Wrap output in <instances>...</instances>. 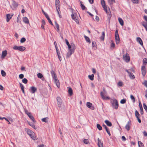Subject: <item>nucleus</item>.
Masks as SVG:
<instances>
[{"mask_svg": "<svg viewBox=\"0 0 147 147\" xmlns=\"http://www.w3.org/2000/svg\"><path fill=\"white\" fill-rule=\"evenodd\" d=\"M70 46V48L71 50L74 51V50L76 48L74 44L73 43H71Z\"/></svg>", "mask_w": 147, "mask_h": 147, "instance_id": "nucleus-18", "label": "nucleus"}, {"mask_svg": "<svg viewBox=\"0 0 147 147\" xmlns=\"http://www.w3.org/2000/svg\"><path fill=\"white\" fill-rule=\"evenodd\" d=\"M30 89V92L32 94L34 93L37 91V88L34 86L31 87Z\"/></svg>", "mask_w": 147, "mask_h": 147, "instance_id": "nucleus-14", "label": "nucleus"}, {"mask_svg": "<svg viewBox=\"0 0 147 147\" xmlns=\"http://www.w3.org/2000/svg\"><path fill=\"white\" fill-rule=\"evenodd\" d=\"M65 41L66 43V44L67 45L68 48V49H70V44H69V42L68 41V40L67 39H65Z\"/></svg>", "mask_w": 147, "mask_h": 147, "instance_id": "nucleus-43", "label": "nucleus"}, {"mask_svg": "<svg viewBox=\"0 0 147 147\" xmlns=\"http://www.w3.org/2000/svg\"><path fill=\"white\" fill-rule=\"evenodd\" d=\"M19 76L20 78L22 79L24 78V75L22 74H21L19 75Z\"/></svg>", "mask_w": 147, "mask_h": 147, "instance_id": "nucleus-56", "label": "nucleus"}, {"mask_svg": "<svg viewBox=\"0 0 147 147\" xmlns=\"http://www.w3.org/2000/svg\"><path fill=\"white\" fill-rule=\"evenodd\" d=\"M13 5L15 7H17L18 6V5L17 4V3L16 2L14 1H13Z\"/></svg>", "mask_w": 147, "mask_h": 147, "instance_id": "nucleus-59", "label": "nucleus"}, {"mask_svg": "<svg viewBox=\"0 0 147 147\" xmlns=\"http://www.w3.org/2000/svg\"><path fill=\"white\" fill-rule=\"evenodd\" d=\"M51 74L53 78V80H54L55 83L56 84L57 87L59 88L60 87V84L56 74L53 70H52L51 71Z\"/></svg>", "mask_w": 147, "mask_h": 147, "instance_id": "nucleus-3", "label": "nucleus"}, {"mask_svg": "<svg viewBox=\"0 0 147 147\" xmlns=\"http://www.w3.org/2000/svg\"><path fill=\"white\" fill-rule=\"evenodd\" d=\"M108 2L110 5H112L115 2V0H108Z\"/></svg>", "mask_w": 147, "mask_h": 147, "instance_id": "nucleus-38", "label": "nucleus"}, {"mask_svg": "<svg viewBox=\"0 0 147 147\" xmlns=\"http://www.w3.org/2000/svg\"><path fill=\"white\" fill-rule=\"evenodd\" d=\"M55 27L57 29V31L58 32H59V25L56 21L55 22Z\"/></svg>", "mask_w": 147, "mask_h": 147, "instance_id": "nucleus-31", "label": "nucleus"}, {"mask_svg": "<svg viewBox=\"0 0 147 147\" xmlns=\"http://www.w3.org/2000/svg\"><path fill=\"white\" fill-rule=\"evenodd\" d=\"M92 47H96V44L95 42H92Z\"/></svg>", "mask_w": 147, "mask_h": 147, "instance_id": "nucleus-60", "label": "nucleus"}, {"mask_svg": "<svg viewBox=\"0 0 147 147\" xmlns=\"http://www.w3.org/2000/svg\"><path fill=\"white\" fill-rule=\"evenodd\" d=\"M141 23L142 25L145 28V29L147 31V23L144 22H142Z\"/></svg>", "mask_w": 147, "mask_h": 147, "instance_id": "nucleus-26", "label": "nucleus"}, {"mask_svg": "<svg viewBox=\"0 0 147 147\" xmlns=\"http://www.w3.org/2000/svg\"><path fill=\"white\" fill-rule=\"evenodd\" d=\"M135 116L137 118H140V115L139 114L138 112L136 110L135 111Z\"/></svg>", "mask_w": 147, "mask_h": 147, "instance_id": "nucleus-30", "label": "nucleus"}, {"mask_svg": "<svg viewBox=\"0 0 147 147\" xmlns=\"http://www.w3.org/2000/svg\"><path fill=\"white\" fill-rule=\"evenodd\" d=\"M142 74L144 76L146 73V69L145 66H143L141 68Z\"/></svg>", "mask_w": 147, "mask_h": 147, "instance_id": "nucleus-11", "label": "nucleus"}, {"mask_svg": "<svg viewBox=\"0 0 147 147\" xmlns=\"http://www.w3.org/2000/svg\"><path fill=\"white\" fill-rule=\"evenodd\" d=\"M51 74L53 78V80H54L55 83L56 84L57 87L59 88L60 87V84L56 74L53 70H52L51 71Z\"/></svg>", "mask_w": 147, "mask_h": 147, "instance_id": "nucleus-2", "label": "nucleus"}, {"mask_svg": "<svg viewBox=\"0 0 147 147\" xmlns=\"http://www.w3.org/2000/svg\"><path fill=\"white\" fill-rule=\"evenodd\" d=\"M3 119H5L7 121H8L9 122V124H10V122L5 117H1L0 116V119L1 120H2Z\"/></svg>", "mask_w": 147, "mask_h": 147, "instance_id": "nucleus-53", "label": "nucleus"}, {"mask_svg": "<svg viewBox=\"0 0 147 147\" xmlns=\"http://www.w3.org/2000/svg\"><path fill=\"white\" fill-rule=\"evenodd\" d=\"M137 41L141 45H143V42L141 39L140 37H137Z\"/></svg>", "mask_w": 147, "mask_h": 147, "instance_id": "nucleus-24", "label": "nucleus"}, {"mask_svg": "<svg viewBox=\"0 0 147 147\" xmlns=\"http://www.w3.org/2000/svg\"><path fill=\"white\" fill-rule=\"evenodd\" d=\"M27 131L28 134L30 136L33 135V134H34L33 131L29 129H27Z\"/></svg>", "mask_w": 147, "mask_h": 147, "instance_id": "nucleus-22", "label": "nucleus"}, {"mask_svg": "<svg viewBox=\"0 0 147 147\" xmlns=\"http://www.w3.org/2000/svg\"><path fill=\"white\" fill-rule=\"evenodd\" d=\"M13 16V15L10 14H7L6 15L7 16V22H8L10 19L12 18Z\"/></svg>", "mask_w": 147, "mask_h": 147, "instance_id": "nucleus-20", "label": "nucleus"}, {"mask_svg": "<svg viewBox=\"0 0 147 147\" xmlns=\"http://www.w3.org/2000/svg\"><path fill=\"white\" fill-rule=\"evenodd\" d=\"M115 38L116 43L117 44H118L120 42V38L117 30H116L115 33Z\"/></svg>", "mask_w": 147, "mask_h": 147, "instance_id": "nucleus-6", "label": "nucleus"}, {"mask_svg": "<svg viewBox=\"0 0 147 147\" xmlns=\"http://www.w3.org/2000/svg\"><path fill=\"white\" fill-rule=\"evenodd\" d=\"M1 74L2 75V76L3 77L5 76L6 75V74L5 72L3 70H1Z\"/></svg>", "mask_w": 147, "mask_h": 147, "instance_id": "nucleus-45", "label": "nucleus"}, {"mask_svg": "<svg viewBox=\"0 0 147 147\" xmlns=\"http://www.w3.org/2000/svg\"><path fill=\"white\" fill-rule=\"evenodd\" d=\"M107 94V92L105 89H103V92H100L101 96L103 100H107L110 99V98L109 96H106Z\"/></svg>", "mask_w": 147, "mask_h": 147, "instance_id": "nucleus-4", "label": "nucleus"}, {"mask_svg": "<svg viewBox=\"0 0 147 147\" xmlns=\"http://www.w3.org/2000/svg\"><path fill=\"white\" fill-rule=\"evenodd\" d=\"M57 105L58 107H61V105L62 103V100L60 97H57Z\"/></svg>", "mask_w": 147, "mask_h": 147, "instance_id": "nucleus-9", "label": "nucleus"}, {"mask_svg": "<svg viewBox=\"0 0 147 147\" xmlns=\"http://www.w3.org/2000/svg\"><path fill=\"white\" fill-rule=\"evenodd\" d=\"M84 37L85 38L86 40L89 43H90L91 42L90 41V40L89 37L86 36L85 35L84 36Z\"/></svg>", "mask_w": 147, "mask_h": 147, "instance_id": "nucleus-32", "label": "nucleus"}, {"mask_svg": "<svg viewBox=\"0 0 147 147\" xmlns=\"http://www.w3.org/2000/svg\"><path fill=\"white\" fill-rule=\"evenodd\" d=\"M130 98L131 100H133V102H135V99L134 97V96L133 95H131Z\"/></svg>", "mask_w": 147, "mask_h": 147, "instance_id": "nucleus-55", "label": "nucleus"}, {"mask_svg": "<svg viewBox=\"0 0 147 147\" xmlns=\"http://www.w3.org/2000/svg\"><path fill=\"white\" fill-rule=\"evenodd\" d=\"M69 51L67 53V57H69L71 55L74 53V51L72 50H71V49L70 48V49H69Z\"/></svg>", "mask_w": 147, "mask_h": 147, "instance_id": "nucleus-16", "label": "nucleus"}, {"mask_svg": "<svg viewBox=\"0 0 147 147\" xmlns=\"http://www.w3.org/2000/svg\"><path fill=\"white\" fill-rule=\"evenodd\" d=\"M123 85V83L122 82H119L118 83V85L119 86H122Z\"/></svg>", "mask_w": 147, "mask_h": 147, "instance_id": "nucleus-54", "label": "nucleus"}, {"mask_svg": "<svg viewBox=\"0 0 147 147\" xmlns=\"http://www.w3.org/2000/svg\"><path fill=\"white\" fill-rule=\"evenodd\" d=\"M19 84H20V88H21V90H23V89H24V86L23 85V84H22L21 83H20Z\"/></svg>", "mask_w": 147, "mask_h": 147, "instance_id": "nucleus-58", "label": "nucleus"}, {"mask_svg": "<svg viewBox=\"0 0 147 147\" xmlns=\"http://www.w3.org/2000/svg\"><path fill=\"white\" fill-rule=\"evenodd\" d=\"M23 21L26 24H28L29 23L28 19L26 17H25L23 18Z\"/></svg>", "mask_w": 147, "mask_h": 147, "instance_id": "nucleus-25", "label": "nucleus"}, {"mask_svg": "<svg viewBox=\"0 0 147 147\" xmlns=\"http://www.w3.org/2000/svg\"><path fill=\"white\" fill-rule=\"evenodd\" d=\"M86 106L88 108L92 110H93L94 109V107L92 106V104L90 102H88L87 103Z\"/></svg>", "mask_w": 147, "mask_h": 147, "instance_id": "nucleus-12", "label": "nucleus"}, {"mask_svg": "<svg viewBox=\"0 0 147 147\" xmlns=\"http://www.w3.org/2000/svg\"><path fill=\"white\" fill-rule=\"evenodd\" d=\"M60 6V3L59 0H55V6L56 8H58L59 10V7Z\"/></svg>", "mask_w": 147, "mask_h": 147, "instance_id": "nucleus-13", "label": "nucleus"}, {"mask_svg": "<svg viewBox=\"0 0 147 147\" xmlns=\"http://www.w3.org/2000/svg\"><path fill=\"white\" fill-rule=\"evenodd\" d=\"M101 3L102 7L107 14L108 18H110L111 16V14L110 10L109 8L107 5H106L104 0H101Z\"/></svg>", "mask_w": 147, "mask_h": 147, "instance_id": "nucleus-1", "label": "nucleus"}, {"mask_svg": "<svg viewBox=\"0 0 147 147\" xmlns=\"http://www.w3.org/2000/svg\"><path fill=\"white\" fill-rule=\"evenodd\" d=\"M118 21L120 24L121 26H123L124 25V22L123 20L120 18H118Z\"/></svg>", "mask_w": 147, "mask_h": 147, "instance_id": "nucleus-28", "label": "nucleus"}, {"mask_svg": "<svg viewBox=\"0 0 147 147\" xmlns=\"http://www.w3.org/2000/svg\"><path fill=\"white\" fill-rule=\"evenodd\" d=\"M123 59L127 62H128L130 61V57L128 54L126 53L123 56Z\"/></svg>", "mask_w": 147, "mask_h": 147, "instance_id": "nucleus-8", "label": "nucleus"}, {"mask_svg": "<svg viewBox=\"0 0 147 147\" xmlns=\"http://www.w3.org/2000/svg\"><path fill=\"white\" fill-rule=\"evenodd\" d=\"M95 20L96 21L98 22L99 20V17L97 16H96L95 18Z\"/></svg>", "mask_w": 147, "mask_h": 147, "instance_id": "nucleus-61", "label": "nucleus"}, {"mask_svg": "<svg viewBox=\"0 0 147 147\" xmlns=\"http://www.w3.org/2000/svg\"><path fill=\"white\" fill-rule=\"evenodd\" d=\"M42 25L41 26V28L42 29H43L44 30H45V28H44V26L45 24V22L44 20H43L42 21Z\"/></svg>", "mask_w": 147, "mask_h": 147, "instance_id": "nucleus-29", "label": "nucleus"}, {"mask_svg": "<svg viewBox=\"0 0 147 147\" xmlns=\"http://www.w3.org/2000/svg\"><path fill=\"white\" fill-rule=\"evenodd\" d=\"M7 54V51L6 50L3 51L2 52L1 58H4L6 56Z\"/></svg>", "mask_w": 147, "mask_h": 147, "instance_id": "nucleus-21", "label": "nucleus"}, {"mask_svg": "<svg viewBox=\"0 0 147 147\" xmlns=\"http://www.w3.org/2000/svg\"><path fill=\"white\" fill-rule=\"evenodd\" d=\"M71 16L72 18L77 23H78V21L77 20L78 17L75 13H72L71 15Z\"/></svg>", "mask_w": 147, "mask_h": 147, "instance_id": "nucleus-10", "label": "nucleus"}, {"mask_svg": "<svg viewBox=\"0 0 147 147\" xmlns=\"http://www.w3.org/2000/svg\"><path fill=\"white\" fill-rule=\"evenodd\" d=\"M57 55L60 54V51L58 47L55 48Z\"/></svg>", "mask_w": 147, "mask_h": 147, "instance_id": "nucleus-57", "label": "nucleus"}, {"mask_svg": "<svg viewBox=\"0 0 147 147\" xmlns=\"http://www.w3.org/2000/svg\"><path fill=\"white\" fill-rule=\"evenodd\" d=\"M139 105L140 109V114L142 115L144 114V112L143 109V107L141 104V103L140 101H139Z\"/></svg>", "mask_w": 147, "mask_h": 147, "instance_id": "nucleus-15", "label": "nucleus"}, {"mask_svg": "<svg viewBox=\"0 0 147 147\" xmlns=\"http://www.w3.org/2000/svg\"><path fill=\"white\" fill-rule=\"evenodd\" d=\"M132 2L134 3L137 4L139 2V0H131Z\"/></svg>", "mask_w": 147, "mask_h": 147, "instance_id": "nucleus-46", "label": "nucleus"}, {"mask_svg": "<svg viewBox=\"0 0 147 147\" xmlns=\"http://www.w3.org/2000/svg\"><path fill=\"white\" fill-rule=\"evenodd\" d=\"M48 118L47 117H45L42 118V121L43 122H45V123H47L48 122Z\"/></svg>", "mask_w": 147, "mask_h": 147, "instance_id": "nucleus-40", "label": "nucleus"}, {"mask_svg": "<svg viewBox=\"0 0 147 147\" xmlns=\"http://www.w3.org/2000/svg\"><path fill=\"white\" fill-rule=\"evenodd\" d=\"M105 36V33L104 32H102V35L100 37V39L103 40H104Z\"/></svg>", "mask_w": 147, "mask_h": 147, "instance_id": "nucleus-35", "label": "nucleus"}, {"mask_svg": "<svg viewBox=\"0 0 147 147\" xmlns=\"http://www.w3.org/2000/svg\"><path fill=\"white\" fill-rule=\"evenodd\" d=\"M144 108L145 111L147 112V106L145 103L143 104Z\"/></svg>", "mask_w": 147, "mask_h": 147, "instance_id": "nucleus-51", "label": "nucleus"}, {"mask_svg": "<svg viewBox=\"0 0 147 147\" xmlns=\"http://www.w3.org/2000/svg\"><path fill=\"white\" fill-rule=\"evenodd\" d=\"M105 123L109 126L111 127L112 126V124L111 122L109 121L108 120H106L105 121Z\"/></svg>", "mask_w": 147, "mask_h": 147, "instance_id": "nucleus-27", "label": "nucleus"}, {"mask_svg": "<svg viewBox=\"0 0 147 147\" xmlns=\"http://www.w3.org/2000/svg\"><path fill=\"white\" fill-rule=\"evenodd\" d=\"M37 76L39 78H41L43 77L42 75L40 73H38L37 74Z\"/></svg>", "mask_w": 147, "mask_h": 147, "instance_id": "nucleus-47", "label": "nucleus"}, {"mask_svg": "<svg viewBox=\"0 0 147 147\" xmlns=\"http://www.w3.org/2000/svg\"><path fill=\"white\" fill-rule=\"evenodd\" d=\"M83 142L84 143L86 144H90V143L89 141V140L87 139H85L83 140Z\"/></svg>", "mask_w": 147, "mask_h": 147, "instance_id": "nucleus-34", "label": "nucleus"}, {"mask_svg": "<svg viewBox=\"0 0 147 147\" xmlns=\"http://www.w3.org/2000/svg\"><path fill=\"white\" fill-rule=\"evenodd\" d=\"M144 136H147V132L146 131H144L143 132Z\"/></svg>", "mask_w": 147, "mask_h": 147, "instance_id": "nucleus-64", "label": "nucleus"}, {"mask_svg": "<svg viewBox=\"0 0 147 147\" xmlns=\"http://www.w3.org/2000/svg\"><path fill=\"white\" fill-rule=\"evenodd\" d=\"M94 75L93 74H92L91 75H88V77L91 80H94Z\"/></svg>", "mask_w": 147, "mask_h": 147, "instance_id": "nucleus-37", "label": "nucleus"}, {"mask_svg": "<svg viewBox=\"0 0 147 147\" xmlns=\"http://www.w3.org/2000/svg\"><path fill=\"white\" fill-rule=\"evenodd\" d=\"M29 117L30 118L32 121L34 123H35L36 121H35L34 117L32 115L31 113L30 114L28 115Z\"/></svg>", "mask_w": 147, "mask_h": 147, "instance_id": "nucleus-23", "label": "nucleus"}, {"mask_svg": "<svg viewBox=\"0 0 147 147\" xmlns=\"http://www.w3.org/2000/svg\"><path fill=\"white\" fill-rule=\"evenodd\" d=\"M130 121H128L125 126L126 129L127 130L129 131L130 129Z\"/></svg>", "mask_w": 147, "mask_h": 147, "instance_id": "nucleus-19", "label": "nucleus"}, {"mask_svg": "<svg viewBox=\"0 0 147 147\" xmlns=\"http://www.w3.org/2000/svg\"><path fill=\"white\" fill-rule=\"evenodd\" d=\"M26 40V38L24 37L22 38L20 40V42L21 43H23Z\"/></svg>", "mask_w": 147, "mask_h": 147, "instance_id": "nucleus-49", "label": "nucleus"}, {"mask_svg": "<svg viewBox=\"0 0 147 147\" xmlns=\"http://www.w3.org/2000/svg\"><path fill=\"white\" fill-rule=\"evenodd\" d=\"M129 77L130 78H131V79H133L135 78L134 76L131 73H129Z\"/></svg>", "mask_w": 147, "mask_h": 147, "instance_id": "nucleus-41", "label": "nucleus"}, {"mask_svg": "<svg viewBox=\"0 0 147 147\" xmlns=\"http://www.w3.org/2000/svg\"><path fill=\"white\" fill-rule=\"evenodd\" d=\"M142 84L146 88H147V81H144V82L142 83Z\"/></svg>", "mask_w": 147, "mask_h": 147, "instance_id": "nucleus-52", "label": "nucleus"}, {"mask_svg": "<svg viewBox=\"0 0 147 147\" xmlns=\"http://www.w3.org/2000/svg\"><path fill=\"white\" fill-rule=\"evenodd\" d=\"M98 147H104L103 143L101 142L99 138H98Z\"/></svg>", "mask_w": 147, "mask_h": 147, "instance_id": "nucleus-17", "label": "nucleus"}, {"mask_svg": "<svg viewBox=\"0 0 147 147\" xmlns=\"http://www.w3.org/2000/svg\"><path fill=\"white\" fill-rule=\"evenodd\" d=\"M68 92L70 95H72L73 94V91L72 89L70 88H69Z\"/></svg>", "mask_w": 147, "mask_h": 147, "instance_id": "nucleus-36", "label": "nucleus"}, {"mask_svg": "<svg viewBox=\"0 0 147 147\" xmlns=\"http://www.w3.org/2000/svg\"><path fill=\"white\" fill-rule=\"evenodd\" d=\"M22 82L23 83L26 84L28 82V80L26 78H24L22 79Z\"/></svg>", "mask_w": 147, "mask_h": 147, "instance_id": "nucleus-48", "label": "nucleus"}, {"mask_svg": "<svg viewBox=\"0 0 147 147\" xmlns=\"http://www.w3.org/2000/svg\"><path fill=\"white\" fill-rule=\"evenodd\" d=\"M126 100L125 99H122L120 101V103L121 104H123L126 102Z\"/></svg>", "mask_w": 147, "mask_h": 147, "instance_id": "nucleus-50", "label": "nucleus"}, {"mask_svg": "<svg viewBox=\"0 0 147 147\" xmlns=\"http://www.w3.org/2000/svg\"><path fill=\"white\" fill-rule=\"evenodd\" d=\"M111 102L112 107L116 109H117L119 107L118 102L117 100L115 99H113L111 100Z\"/></svg>", "mask_w": 147, "mask_h": 147, "instance_id": "nucleus-5", "label": "nucleus"}, {"mask_svg": "<svg viewBox=\"0 0 147 147\" xmlns=\"http://www.w3.org/2000/svg\"><path fill=\"white\" fill-rule=\"evenodd\" d=\"M139 147H144L143 144L140 141L138 142Z\"/></svg>", "mask_w": 147, "mask_h": 147, "instance_id": "nucleus-33", "label": "nucleus"}, {"mask_svg": "<svg viewBox=\"0 0 147 147\" xmlns=\"http://www.w3.org/2000/svg\"><path fill=\"white\" fill-rule=\"evenodd\" d=\"M96 127L99 130H101L102 129V127L100 126V125L99 124H97Z\"/></svg>", "mask_w": 147, "mask_h": 147, "instance_id": "nucleus-39", "label": "nucleus"}, {"mask_svg": "<svg viewBox=\"0 0 147 147\" xmlns=\"http://www.w3.org/2000/svg\"><path fill=\"white\" fill-rule=\"evenodd\" d=\"M143 64L144 65H146L147 64V59L144 58L143 59Z\"/></svg>", "mask_w": 147, "mask_h": 147, "instance_id": "nucleus-42", "label": "nucleus"}, {"mask_svg": "<svg viewBox=\"0 0 147 147\" xmlns=\"http://www.w3.org/2000/svg\"><path fill=\"white\" fill-rule=\"evenodd\" d=\"M122 140L124 141H125L126 140V139L125 137L124 136H122Z\"/></svg>", "mask_w": 147, "mask_h": 147, "instance_id": "nucleus-63", "label": "nucleus"}, {"mask_svg": "<svg viewBox=\"0 0 147 147\" xmlns=\"http://www.w3.org/2000/svg\"><path fill=\"white\" fill-rule=\"evenodd\" d=\"M13 49L14 50H19L21 51H23L26 49V48L23 46H15L13 47Z\"/></svg>", "mask_w": 147, "mask_h": 147, "instance_id": "nucleus-7", "label": "nucleus"}, {"mask_svg": "<svg viewBox=\"0 0 147 147\" xmlns=\"http://www.w3.org/2000/svg\"><path fill=\"white\" fill-rule=\"evenodd\" d=\"M111 47L114 48L115 47V44L114 43L112 42L111 44Z\"/></svg>", "mask_w": 147, "mask_h": 147, "instance_id": "nucleus-62", "label": "nucleus"}, {"mask_svg": "<svg viewBox=\"0 0 147 147\" xmlns=\"http://www.w3.org/2000/svg\"><path fill=\"white\" fill-rule=\"evenodd\" d=\"M34 134H33V135L31 136L30 137L33 140H37V138L36 136L34 135Z\"/></svg>", "mask_w": 147, "mask_h": 147, "instance_id": "nucleus-44", "label": "nucleus"}]
</instances>
